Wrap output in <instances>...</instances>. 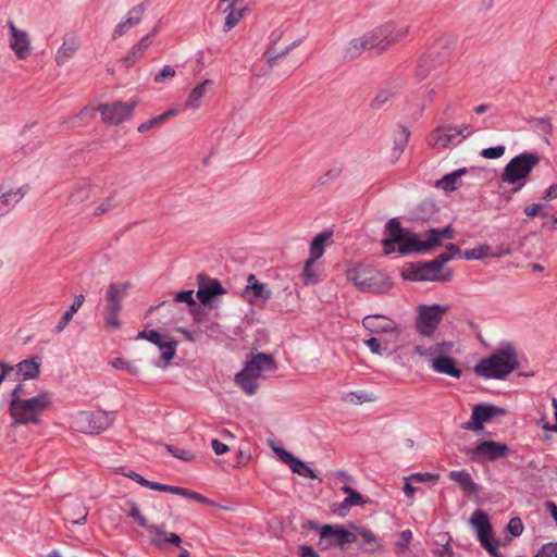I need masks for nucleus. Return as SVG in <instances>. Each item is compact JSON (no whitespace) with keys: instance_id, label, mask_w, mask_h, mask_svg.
Returning <instances> with one entry per match:
<instances>
[{"instance_id":"20e7f679","label":"nucleus","mask_w":557,"mask_h":557,"mask_svg":"<svg viewBox=\"0 0 557 557\" xmlns=\"http://www.w3.org/2000/svg\"><path fill=\"white\" fill-rule=\"evenodd\" d=\"M50 405L51 394L48 392L28 399H11L9 412L12 418V426L40 423V416Z\"/></svg>"},{"instance_id":"c03bdc74","label":"nucleus","mask_w":557,"mask_h":557,"mask_svg":"<svg viewBox=\"0 0 557 557\" xmlns=\"http://www.w3.org/2000/svg\"><path fill=\"white\" fill-rule=\"evenodd\" d=\"M530 218L541 216L545 219L542 226L547 230H557V211L549 215L548 211H524Z\"/></svg>"},{"instance_id":"473e14b6","label":"nucleus","mask_w":557,"mask_h":557,"mask_svg":"<svg viewBox=\"0 0 557 557\" xmlns=\"http://www.w3.org/2000/svg\"><path fill=\"white\" fill-rule=\"evenodd\" d=\"M27 191V186H22L16 189H5L3 186H0V209L3 207H15Z\"/></svg>"},{"instance_id":"423d86ee","label":"nucleus","mask_w":557,"mask_h":557,"mask_svg":"<svg viewBox=\"0 0 557 557\" xmlns=\"http://www.w3.org/2000/svg\"><path fill=\"white\" fill-rule=\"evenodd\" d=\"M540 161L541 158L537 153L522 152L507 163L500 178L504 183L518 185L515 188V190H518L525 184V180Z\"/></svg>"},{"instance_id":"39448f33","label":"nucleus","mask_w":557,"mask_h":557,"mask_svg":"<svg viewBox=\"0 0 557 557\" xmlns=\"http://www.w3.org/2000/svg\"><path fill=\"white\" fill-rule=\"evenodd\" d=\"M456 45V38L451 35L438 37L420 58L417 69V77L425 79L433 71L445 65Z\"/></svg>"},{"instance_id":"aec40b11","label":"nucleus","mask_w":557,"mask_h":557,"mask_svg":"<svg viewBox=\"0 0 557 557\" xmlns=\"http://www.w3.org/2000/svg\"><path fill=\"white\" fill-rule=\"evenodd\" d=\"M274 451L276 456L287 465L294 473H297L300 476L317 479V474L313 469H311L306 462L295 457L292 453L287 451L285 448L275 447Z\"/></svg>"},{"instance_id":"603ef678","label":"nucleus","mask_w":557,"mask_h":557,"mask_svg":"<svg viewBox=\"0 0 557 557\" xmlns=\"http://www.w3.org/2000/svg\"><path fill=\"white\" fill-rule=\"evenodd\" d=\"M177 495L180 496H183L185 498H189V499H193V500H196L200 504H211V500H209L206 496H203L202 494H199L195 491H191V490H188V488H185V487H181L178 488V493Z\"/></svg>"},{"instance_id":"bf43d9fd","label":"nucleus","mask_w":557,"mask_h":557,"mask_svg":"<svg viewBox=\"0 0 557 557\" xmlns=\"http://www.w3.org/2000/svg\"><path fill=\"white\" fill-rule=\"evenodd\" d=\"M535 557H557V543L549 542L544 544Z\"/></svg>"},{"instance_id":"09e8293b","label":"nucleus","mask_w":557,"mask_h":557,"mask_svg":"<svg viewBox=\"0 0 557 557\" xmlns=\"http://www.w3.org/2000/svg\"><path fill=\"white\" fill-rule=\"evenodd\" d=\"M394 96L391 89L380 90L376 96L372 99L370 107L374 110L382 108L387 101Z\"/></svg>"},{"instance_id":"412c9836","label":"nucleus","mask_w":557,"mask_h":557,"mask_svg":"<svg viewBox=\"0 0 557 557\" xmlns=\"http://www.w3.org/2000/svg\"><path fill=\"white\" fill-rule=\"evenodd\" d=\"M321 539L334 537L332 545L343 548L357 541V535L341 525L324 524L320 529Z\"/></svg>"},{"instance_id":"5fc2aeb1","label":"nucleus","mask_w":557,"mask_h":557,"mask_svg":"<svg viewBox=\"0 0 557 557\" xmlns=\"http://www.w3.org/2000/svg\"><path fill=\"white\" fill-rule=\"evenodd\" d=\"M174 300L176 302H186L187 305H189L191 307L197 306V302L194 299V290L193 289H187V290H182V292L176 293Z\"/></svg>"},{"instance_id":"bb28decb","label":"nucleus","mask_w":557,"mask_h":557,"mask_svg":"<svg viewBox=\"0 0 557 557\" xmlns=\"http://www.w3.org/2000/svg\"><path fill=\"white\" fill-rule=\"evenodd\" d=\"M448 478L457 483L465 494L476 495L481 490V486L473 481L471 474L466 470H453L448 473Z\"/></svg>"},{"instance_id":"e433bc0d","label":"nucleus","mask_w":557,"mask_h":557,"mask_svg":"<svg viewBox=\"0 0 557 557\" xmlns=\"http://www.w3.org/2000/svg\"><path fill=\"white\" fill-rule=\"evenodd\" d=\"M332 233L322 232L319 233L310 244V260L317 261L323 256L324 244L331 237Z\"/></svg>"},{"instance_id":"0e129e2a","label":"nucleus","mask_w":557,"mask_h":557,"mask_svg":"<svg viewBox=\"0 0 557 557\" xmlns=\"http://www.w3.org/2000/svg\"><path fill=\"white\" fill-rule=\"evenodd\" d=\"M411 479L417 482H436L440 479V474L430 472H418L412 474Z\"/></svg>"},{"instance_id":"052dcab7","label":"nucleus","mask_w":557,"mask_h":557,"mask_svg":"<svg viewBox=\"0 0 557 557\" xmlns=\"http://www.w3.org/2000/svg\"><path fill=\"white\" fill-rule=\"evenodd\" d=\"M505 153L504 146L490 147L482 150L481 156L486 159H498Z\"/></svg>"},{"instance_id":"a878e982","label":"nucleus","mask_w":557,"mask_h":557,"mask_svg":"<svg viewBox=\"0 0 557 557\" xmlns=\"http://www.w3.org/2000/svg\"><path fill=\"white\" fill-rule=\"evenodd\" d=\"M362 325L370 333H392L397 331V324L382 314H370L364 317Z\"/></svg>"},{"instance_id":"79ce46f5","label":"nucleus","mask_w":557,"mask_h":557,"mask_svg":"<svg viewBox=\"0 0 557 557\" xmlns=\"http://www.w3.org/2000/svg\"><path fill=\"white\" fill-rule=\"evenodd\" d=\"M409 137H410V131L405 126H400L398 136L395 138V141H394L395 146H394L393 150H394L395 159H398L400 157V154L403 153V151L405 150V148L408 144Z\"/></svg>"},{"instance_id":"680f3d73","label":"nucleus","mask_w":557,"mask_h":557,"mask_svg":"<svg viewBox=\"0 0 557 557\" xmlns=\"http://www.w3.org/2000/svg\"><path fill=\"white\" fill-rule=\"evenodd\" d=\"M137 338L146 339L154 345H159L161 335L156 330H144L137 334Z\"/></svg>"},{"instance_id":"c9c22d12","label":"nucleus","mask_w":557,"mask_h":557,"mask_svg":"<svg viewBox=\"0 0 557 557\" xmlns=\"http://www.w3.org/2000/svg\"><path fill=\"white\" fill-rule=\"evenodd\" d=\"M213 83L211 79H205L196 87L191 89L189 92L188 99L186 100L185 107L190 109H198L200 107L201 100L207 92V87L211 86Z\"/></svg>"},{"instance_id":"4468645a","label":"nucleus","mask_w":557,"mask_h":557,"mask_svg":"<svg viewBox=\"0 0 557 557\" xmlns=\"http://www.w3.org/2000/svg\"><path fill=\"white\" fill-rule=\"evenodd\" d=\"M137 101L122 102L113 101L101 104L98 111L101 113L102 121L108 125H119L131 117Z\"/></svg>"},{"instance_id":"e2e57ef3","label":"nucleus","mask_w":557,"mask_h":557,"mask_svg":"<svg viewBox=\"0 0 557 557\" xmlns=\"http://www.w3.org/2000/svg\"><path fill=\"white\" fill-rule=\"evenodd\" d=\"M163 122H162V117H160L159 115L156 116V117H152L150 120H148L147 122L145 123H141L138 127H137V131L139 133H146V132H149L150 129L161 125Z\"/></svg>"},{"instance_id":"6ab92c4d","label":"nucleus","mask_w":557,"mask_h":557,"mask_svg":"<svg viewBox=\"0 0 557 557\" xmlns=\"http://www.w3.org/2000/svg\"><path fill=\"white\" fill-rule=\"evenodd\" d=\"M11 32L10 48L18 60H25L30 54V40L25 30L18 29L13 22L9 23Z\"/></svg>"},{"instance_id":"c756f323","label":"nucleus","mask_w":557,"mask_h":557,"mask_svg":"<svg viewBox=\"0 0 557 557\" xmlns=\"http://www.w3.org/2000/svg\"><path fill=\"white\" fill-rule=\"evenodd\" d=\"M157 30L158 28L154 27L149 34L144 36L138 44L132 48L131 52L122 59L127 67L134 65L144 55L145 51L150 47Z\"/></svg>"},{"instance_id":"f257e3e1","label":"nucleus","mask_w":557,"mask_h":557,"mask_svg":"<svg viewBox=\"0 0 557 557\" xmlns=\"http://www.w3.org/2000/svg\"><path fill=\"white\" fill-rule=\"evenodd\" d=\"M520 368L518 351L512 343H504L491 356L481 359L473 368L476 375L505 380L511 372Z\"/></svg>"},{"instance_id":"f3484780","label":"nucleus","mask_w":557,"mask_h":557,"mask_svg":"<svg viewBox=\"0 0 557 557\" xmlns=\"http://www.w3.org/2000/svg\"><path fill=\"white\" fill-rule=\"evenodd\" d=\"M408 228L401 226L400 222L393 218L385 224V237L382 239L384 252L389 255L395 251V244H400L408 233Z\"/></svg>"},{"instance_id":"a18cd8bd","label":"nucleus","mask_w":557,"mask_h":557,"mask_svg":"<svg viewBox=\"0 0 557 557\" xmlns=\"http://www.w3.org/2000/svg\"><path fill=\"white\" fill-rule=\"evenodd\" d=\"M341 175V169L334 168L322 174L314 183V188H324L334 183Z\"/></svg>"},{"instance_id":"9b49d317","label":"nucleus","mask_w":557,"mask_h":557,"mask_svg":"<svg viewBox=\"0 0 557 557\" xmlns=\"http://www.w3.org/2000/svg\"><path fill=\"white\" fill-rule=\"evenodd\" d=\"M131 284L125 283H112L108 286L106 293V312L104 321L108 326L112 329H119L121 321L119 320L120 311L122 310V301L126 296V292Z\"/></svg>"},{"instance_id":"72a5a7b5","label":"nucleus","mask_w":557,"mask_h":557,"mask_svg":"<svg viewBox=\"0 0 557 557\" xmlns=\"http://www.w3.org/2000/svg\"><path fill=\"white\" fill-rule=\"evenodd\" d=\"M300 42H301V39H297V40L293 41L290 45L286 46L281 51H275L271 54H263V58L267 61V67H262L258 75L259 76L268 75L273 70L274 65L276 64V61L281 58L286 57L293 49L298 47L300 45Z\"/></svg>"},{"instance_id":"8fccbe9b","label":"nucleus","mask_w":557,"mask_h":557,"mask_svg":"<svg viewBox=\"0 0 557 557\" xmlns=\"http://www.w3.org/2000/svg\"><path fill=\"white\" fill-rule=\"evenodd\" d=\"M315 261L308 259L305 263L302 280L305 285L317 284L319 282V276L312 270V265Z\"/></svg>"},{"instance_id":"f704fd0d","label":"nucleus","mask_w":557,"mask_h":557,"mask_svg":"<svg viewBox=\"0 0 557 557\" xmlns=\"http://www.w3.org/2000/svg\"><path fill=\"white\" fill-rule=\"evenodd\" d=\"M426 234L432 249L442 246L443 240L453 239L455 237V232L451 225H447L443 228L432 227L426 231Z\"/></svg>"},{"instance_id":"2f4dec72","label":"nucleus","mask_w":557,"mask_h":557,"mask_svg":"<svg viewBox=\"0 0 557 557\" xmlns=\"http://www.w3.org/2000/svg\"><path fill=\"white\" fill-rule=\"evenodd\" d=\"M41 358L38 356L23 360L16 364L23 381L37 379L40 374Z\"/></svg>"},{"instance_id":"0eeeda50","label":"nucleus","mask_w":557,"mask_h":557,"mask_svg":"<svg viewBox=\"0 0 557 557\" xmlns=\"http://www.w3.org/2000/svg\"><path fill=\"white\" fill-rule=\"evenodd\" d=\"M409 29V25H398L397 23L389 21L373 28L367 34L373 45V49L382 52L401 38L406 37Z\"/></svg>"},{"instance_id":"a211bd4d","label":"nucleus","mask_w":557,"mask_h":557,"mask_svg":"<svg viewBox=\"0 0 557 557\" xmlns=\"http://www.w3.org/2000/svg\"><path fill=\"white\" fill-rule=\"evenodd\" d=\"M432 249L428 234L425 233V239L422 240L418 234L408 231L404 240L398 245L397 251L403 255L411 253H426Z\"/></svg>"},{"instance_id":"13d9d810","label":"nucleus","mask_w":557,"mask_h":557,"mask_svg":"<svg viewBox=\"0 0 557 557\" xmlns=\"http://www.w3.org/2000/svg\"><path fill=\"white\" fill-rule=\"evenodd\" d=\"M148 488L177 495L180 486L168 485V484L150 481L148 484Z\"/></svg>"},{"instance_id":"ddd939ff","label":"nucleus","mask_w":557,"mask_h":557,"mask_svg":"<svg viewBox=\"0 0 557 557\" xmlns=\"http://www.w3.org/2000/svg\"><path fill=\"white\" fill-rule=\"evenodd\" d=\"M506 409L493 404H478L473 407L470 420L461 425V429L479 432L484 429L485 422L492 421L496 417L505 416Z\"/></svg>"},{"instance_id":"de8ad7c7","label":"nucleus","mask_w":557,"mask_h":557,"mask_svg":"<svg viewBox=\"0 0 557 557\" xmlns=\"http://www.w3.org/2000/svg\"><path fill=\"white\" fill-rule=\"evenodd\" d=\"M111 364L114 369L126 371L131 375H138L139 369L137 366L124 360L123 358H114L111 361Z\"/></svg>"},{"instance_id":"3c124183","label":"nucleus","mask_w":557,"mask_h":557,"mask_svg":"<svg viewBox=\"0 0 557 557\" xmlns=\"http://www.w3.org/2000/svg\"><path fill=\"white\" fill-rule=\"evenodd\" d=\"M412 540V532L409 529L403 530L399 534V540L396 542V547L399 553H406L409 549V544Z\"/></svg>"},{"instance_id":"6e6552de","label":"nucleus","mask_w":557,"mask_h":557,"mask_svg":"<svg viewBox=\"0 0 557 557\" xmlns=\"http://www.w3.org/2000/svg\"><path fill=\"white\" fill-rule=\"evenodd\" d=\"M446 305H419L414 326L422 336H432L441 324L444 314L448 311Z\"/></svg>"},{"instance_id":"4d7b16f0","label":"nucleus","mask_w":557,"mask_h":557,"mask_svg":"<svg viewBox=\"0 0 557 557\" xmlns=\"http://www.w3.org/2000/svg\"><path fill=\"white\" fill-rule=\"evenodd\" d=\"M176 72L171 65H164L162 70L154 75V83L162 84L165 82V79L173 78L175 76Z\"/></svg>"},{"instance_id":"7ed1b4c3","label":"nucleus","mask_w":557,"mask_h":557,"mask_svg":"<svg viewBox=\"0 0 557 557\" xmlns=\"http://www.w3.org/2000/svg\"><path fill=\"white\" fill-rule=\"evenodd\" d=\"M453 260V255L441 253L430 261L406 263L401 276L411 282H449L453 273L444 265Z\"/></svg>"},{"instance_id":"5701e85b","label":"nucleus","mask_w":557,"mask_h":557,"mask_svg":"<svg viewBox=\"0 0 557 557\" xmlns=\"http://www.w3.org/2000/svg\"><path fill=\"white\" fill-rule=\"evenodd\" d=\"M146 9H147V7H146L145 2H141L137 5H135L134 8H132L128 11L127 18L120 22L115 26L113 34H112L113 39L124 36L131 28L138 25L140 23V21L143 20V15L145 14Z\"/></svg>"},{"instance_id":"393cba45","label":"nucleus","mask_w":557,"mask_h":557,"mask_svg":"<svg viewBox=\"0 0 557 557\" xmlns=\"http://www.w3.org/2000/svg\"><path fill=\"white\" fill-rule=\"evenodd\" d=\"M150 528L153 530L154 533V536L151 537L150 543L154 547L161 550L165 549L168 544H171L175 547H181V536L177 533L165 531L164 523L152 524Z\"/></svg>"},{"instance_id":"f8f14e48","label":"nucleus","mask_w":557,"mask_h":557,"mask_svg":"<svg viewBox=\"0 0 557 557\" xmlns=\"http://www.w3.org/2000/svg\"><path fill=\"white\" fill-rule=\"evenodd\" d=\"M511 449L507 444L486 440L480 442L475 447L467 450V456L472 462L485 463L493 462L508 456Z\"/></svg>"},{"instance_id":"37998d69","label":"nucleus","mask_w":557,"mask_h":557,"mask_svg":"<svg viewBox=\"0 0 557 557\" xmlns=\"http://www.w3.org/2000/svg\"><path fill=\"white\" fill-rule=\"evenodd\" d=\"M357 531L359 535L362 536V539L364 540V543L370 545L369 547H364L367 552L374 553L382 548V544L369 529L360 527L357 528Z\"/></svg>"},{"instance_id":"58836bf2","label":"nucleus","mask_w":557,"mask_h":557,"mask_svg":"<svg viewBox=\"0 0 557 557\" xmlns=\"http://www.w3.org/2000/svg\"><path fill=\"white\" fill-rule=\"evenodd\" d=\"M246 9L235 10V7H225L223 12L226 13L223 30L225 33L234 28L244 17Z\"/></svg>"},{"instance_id":"4be33fe9","label":"nucleus","mask_w":557,"mask_h":557,"mask_svg":"<svg viewBox=\"0 0 557 557\" xmlns=\"http://www.w3.org/2000/svg\"><path fill=\"white\" fill-rule=\"evenodd\" d=\"M81 40L76 33L71 32L63 36L61 47L58 49L54 61L58 66L64 65L78 51Z\"/></svg>"},{"instance_id":"ea45409f","label":"nucleus","mask_w":557,"mask_h":557,"mask_svg":"<svg viewBox=\"0 0 557 557\" xmlns=\"http://www.w3.org/2000/svg\"><path fill=\"white\" fill-rule=\"evenodd\" d=\"M375 399H376V397L372 393H368L364 391L349 392V393L345 394V396L343 397L344 401L355 404V405H359V404H363V403H371V401H374Z\"/></svg>"},{"instance_id":"a19ab883","label":"nucleus","mask_w":557,"mask_h":557,"mask_svg":"<svg viewBox=\"0 0 557 557\" xmlns=\"http://www.w3.org/2000/svg\"><path fill=\"white\" fill-rule=\"evenodd\" d=\"M161 350V359L168 364L176 354L177 342L169 341L164 342L162 337L159 339V345H157Z\"/></svg>"},{"instance_id":"69168bd1","label":"nucleus","mask_w":557,"mask_h":557,"mask_svg":"<svg viewBox=\"0 0 557 557\" xmlns=\"http://www.w3.org/2000/svg\"><path fill=\"white\" fill-rule=\"evenodd\" d=\"M351 506L349 505L348 500L345 498L343 502L334 505L333 512L337 515L338 517H345L348 515Z\"/></svg>"},{"instance_id":"cd10ccee","label":"nucleus","mask_w":557,"mask_h":557,"mask_svg":"<svg viewBox=\"0 0 557 557\" xmlns=\"http://www.w3.org/2000/svg\"><path fill=\"white\" fill-rule=\"evenodd\" d=\"M366 50H373V45L367 33L349 41L343 51V58L351 61L360 57Z\"/></svg>"},{"instance_id":"c85d7f7f","label":"nucleus","mask_w":557,"mask_h":557,"mask_svg":"<svg viewBox=\"0 0 557 557\" xmlns=\"http://www.w3.org/2000/svg\"><path fill=\"white\" fill-rule=\"evenodd\" d=\"M432 368L438 373H443L455 379H459L462 374V370L457 366L456 360L448 356L433 357Z\"/></svg>"},{"instance_id":"4c0bfd02","label":"nucleus","mask_w":557,"mask_h":557,"mask_svg":"<svg viewBox=\"0 0 557 557\" xmlns=\"http://www.w3.org/2000/svg\"><path fill=\"white\" fill-rule=\"evenodd\" d=\"M499 253H494L491 247L486 244L480 245L472 249H467L462 252V258L466 260H483L486 257H498Z\"/></svg>"},{"instance_id":"6e6d98bb","label":"nucleus","mask_w":557,"mask_h":557,"mask_svg":"<svg viewBox=\"0 0 557 557\" xmlns=\"http://www.w3.org/2000/svg\"><path fill=\"white\" fill-rule=\"evenodd\" d=\"M282 37H283V30H281V29L273 30L269 37V44H268V48H267L264 54H271V53L275 52L276 45L282 39Z\"/></svg>"},{"instance_id":"1a4fd4ad","label":"nucleus","mask_w":557,"mask_h":557,"mask_svg":"<svg viewBox=\"0 0 557 557\" xmlns=\"http://www.w3.org/2000/svg\"><path fill=\"white\" fill-rule=\"evenodd\" d=\"M111 418L104 411H79L72 417L71 428L85 434H99L111 425Z\"/></svg>"},{"instance_id":"f03ea898","label":"nucleus","mask_w":557,"mask_h":557,"mask_svg":"<svg viewBox=\"0 0 557 557\" xmlns=\"http://www.w3.org/2000/svg\"><path fill=\"white\" fill-rule=\"evenodd\" d=\"M277 369V364L272 355L265 352H250L246 356L244 368L236 373L235 383L247 395H253L258 387V380L263 372L272 373Z\"/></svg>"},{"instance_id":"7c9ffc66","label":"nucleus","mask_w":557,"mask_h":557,"mask_svg":"<svg viewBox=\"0 0 557 557\" xmlns=\"http://www.w3.org/2000/svg\"><path fill=\"white\" fill-rule=\"evenodd\" d=\"M468 173L467 169H459L449 174L444 175L435 182V187L443 189L445 193H451L462 186L461 176Z\"/></svg>"},{"instance_id":"864d4df0","label":"nucleus","mask_w":557,"mask_h":557,"mask_svg":"<svg viewBox=\"0 0 557 557\" xmlns=\"http://www.w3.org/2000/svg\"><path fill=\"white\" fill-rule=\"evenodd\" d=\"M506 529L512 536L518 537L522 534L524 525L519 517H513L509 520Z\"/></svg>"},{"instance_id":"338daca9","label":"nucleus","mask_w":557,"mask_h":557,"mask_svg":"<svg viewBox=\"0 0 557 557\" xmlns=\"http://www.w3.org/2000/svg\"><path fill=\"white\" fill-rule=\"evenodd\" d=\"M73 315L70 314V312H64L61 319L59 320L58 324L53 329V333L59 334L65 330L70 321L72 320Z\"/></svg>"},{"instance_id":"774afa93","label":"nucleus","mask_w":557,"mask_h":557,"mask_svg":"<svg viewBox=\"0 0 557 557\" xmlns=\"http://www.w3.org/2000/svg\"><path fill=\"white\" fill-rule=\"evenodd\" d=\"M364 345L371 350L372 354L382 356L381 343L376 337H370L366 339Z\"/></svg>"},{"instance_id":"2eb2a0df","label":"nucleus","mask_w":557,"mask_h":557,"mask_svg":"<svg viewBox=\"0 0 557 557\" xmlns=\"http://www.w3.org/2000/svg\"><path fill=\"white\" fill-rule=\"evenodd\" d=\"M198 290L197 298L203 306H211L215 297L226 294V289L222 286L218 278L200 273L197 276Z\"/></svg>"},{"instance_id":"49530a36","label":"nucleus","mask_w":557,"mask_h":557,"mask_svg":"<svg viewBox=\"0 0 557 557\" xmlns=\"http://www.w3.org/2000/svg\"><path fill=\"white\" fill-rule=\"evenodd\" d=\"M163 447L166 451H169L173 457L183 460V461H193L195 459V455L193 451L184 448H177L171 444H163Z\"/></svg>"},{"instance_id":"dca6fc26","label":"nucleus","mask_w":557,"mask_h":557,"mask_svg":"<svg viewBox=\"0 0 557 557\" xmlns=\"http://www.w3.org/2000/svg\"><path fill=\"white\" fill-rule=\"evenodd\" d=\"M458 131L451 125L437 126L428 137V144L436 149L442 150L448 148L450 145L461 143L458 138Z\"/></svg>"},{"instance_id":"9d476101","label":"nucleus","mask_w":557,"mask_h":557,"mask_svg":"<svg viewBox=\"0 0 557 557\" xmlns=\"http://www.w3.org/2000/svg\"><path fill=\"white\" fill-rule=\"evenodd\" d=\"M469 523L475 528L481 546L491 554L492 557H500L498 552L500 543L497 539H494V531L488 515L478 509L472 513Z\"/></svg>"},{"instance_id":"b1692460","label":"nucleus","mask_w":557,"mask_h":557,"mask_svg":"<svg viewBox=\"0 0 557 557\" xmlns=\"http://www.w3.org/2000/svg\"><path fill=\"white\" fill-rule=\"evenodd\" d=\"M244 296L249 297L248 300L253 302L255 300L268 301L272 297V292L268 288V285L258 281L255 274H249L247 277V285L244 289Z\"/></svg>"}]
</instances>
